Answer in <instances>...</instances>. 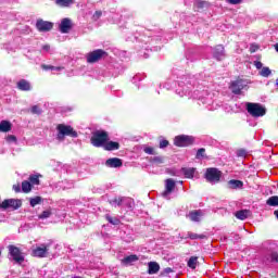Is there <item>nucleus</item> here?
<instances>
[{
  "mask_svg": "<svg viewBox=\"0 0 278 278\" xmlns=\"http://www.w3.org/2000/svg\"><path fill=\"white\" fill-rule=\"evenodd\" d=\"M108 140H110V132L105 130H97L90 138V142L96 149H103Z\"/></svg>",
  "mask_w": 278,
  "mask_h": 278,
  "instance_id": "f257e3e1",
  "label": "nucleus"
},
{
  "mask_svg": "<svg viewBox=\"0 0 278 278\" xmlns=\"http://www.w3.org/2000/svg\"><path fill=\"white\" fill-rule=\"evenodd\" d=\"M56 140L60 142H64L66 136H70V138H77L78 136L77 131L71 125L59 124L56 126Z\"/></svg>",
  "mask_w": 278,
  "mask_h": 278,
  "instance_id": "f03ea898",
  "label": "nucleus"
},
{
  "mask_svg": "<svg viewBox=\"0 0 278 278\" xmlns=\"http://www.w3.org/2000/svg\"><path fill=\"white\" fill-rule=\"evenodd\" d=\"M245 108H247L248 114H250V116H253V118H260L262 116H266V106L260 103L248 102L245 104Z\"/></svg>",
  "mask_w": 278,
  "mask_h": 278,
  "instance_id": "7ed1b4c3",
  "label": "nucleus"
},
{
  "mask_svg": "<svg viewBox=\"0 0 278 278\" xmlns=\"http://www.w3.org/2000/svg\"><path fill=\"white\" fill-rule=\"evenodd\" d=\"M223 172L216 167H208L204 173V179L207 184H220Z\"/></svg>",
  "mask_w": 278,
  "mask_h": 278,
  "instance_id": "20e7f679",
  "label": "nucleus"
},
{
  "mask_svg": "<svg viewBox=\"0 0 278 278\" xmlns=\"http://www.w3.org/2000/svg\"><path fill=\"white\" fill-rule=\"evenodd\" d=\"M103 58H108V52L103 49L93 50L86 55L88 64H97V62H100Z\"/></svg>",
  "mask_w": 278,
  "mask_h": 278,
  "instance_id": "39448f33",
  "label": "nucleus"
},
{
  "mask_svg": "<svg viewBox=\"0 0 278 278\" xmlns=\"http://www.w3.org/2000/svg\"><path fill=\"white\" fill-rule=\"evenodd\" d=\"M9 254L11 255L13 262L16 264H23L25 262V255H23V251L16 245H9L8 247Z\"/></svg>",
  "mask_w": 278,
  "mask_h": 278,
  "instance_id": "423d86ee",
  "label": "nucleus"
},
{
  "mask_svg": "<svg viewBox=\"0 0 278 278\" xmlns=\"http://www.w3.org/2000/svg\"><path fill=\"white\" fill-rule=\"evenodd\" d=\"M175 147H190L194 144V137L188 135H179L174 138Z\"/></svg>",
  "mask_w": 278,
  "mask_h": 278,
  "instance_id": "0eeeda50",
  "label": "nucleus"
},
{
  "mask_svg": "<svg viewBox=\"0 0 278 278\" xmlns=\"http://www.w3.org/2000/svg\"><path fill=\"white\" fill-rule=\"evenodd\" d=\"M23 206V202L18 199H7L0 204V210H18Z\"/></svg>",
  "mask_w": 278,
  "mask_h": 278,
  "instance_id": "6e6552de",
  "label": "nucleus"
},
{
  "mask_svg": "<svg viewBox=\"0 0 278 278\" xmlns=\"http://www.w3.org/2000/svg\"><path fill=\"white\" fill-rule=\"evenodd\" d=\"M244 80L242 78H237L230 83L229 88L231 89L232 94H242V90H244Z\"/></svg>",
  "mask_w": 278,
  "mask_h": 278,
  "instance_id": "1a4fd4ad",
  "label": "nucleus"
},
{
  "mask_svg": "<svg viewBox=\"0 0 278 278\" xmlns=\"http://www.w3.org/2000/svg\"><path fill=\"white\" fill-rule=\"evenodd\" d=\"M71 29H73V20L64 17L59 25V31L61 34H71Z\"/></svg>",
  "mask_w": 278,
  "mask_h": 278,
  "instance_id": "9d476101",
  "label": "nucleus"
},
{
  "mask_svg": "<svg viewBox=\"0 0 278 278\" xmlns=\"http://www.w3.org/2000/svg\"><path fill=\"white\" fill-rule=\"evenodd\" d=\"M36 29H38L41 33L51 31V29H53V23L39 18L36 22Z\"/></svg>",
  "mask_w": 278,
  "mask_h": 278,
  "instance_id": "9b49d317",
  "label": "nucleus"
},
{
  "mask_svg": "<svg viewBox=\"0 0 278 278\" xmlns=\"http://www.w3.org/2000/svg\"><path fill=\"white\" fill-rule=\"evenodd\" d=\"M47 253H49V245L41 244L40 247H37L31 252V257H47Z\"/></svg>",
  "mask_w": 278,
  "mask_h": 278,
  "instance_id": "f8f14e48",
  "label": "nucleus"
},
{
  "mask_svg": "<svg viewBox=\"0 0 278 278\" xmlns=\"http://www.w3.org/2000/svg\"><path fill=\"white\" fill-rule=\"evenodd\" d=\"M213 58H215V60L218 62H223L225 59V47L223 45H217L214 48Z\"/></svg>",
  "mask_w": 278,
  "mask_h": 278,
  "instance_id": "ddd939ff",
  "label": "nucleus"
},
{
  "mask_svg": "<svg viewBox=\"0 0 278 278\" xmlns=\"http://www.w3.org/2000/svg\"><path fill=\"white\" fill-rule=\"evenodd\" d=\"M108 168H121L123 166V160L118 157H111L105 161Z\"/></svg>",
  "mask_w": 278,
  "mask_h": 278,
  "instance_id": "4468645a",
  "label": "nucleus"
},
{
  "mask_svg": "<svg viewBox=\"0 0 278 278\" xmlns=\"http://www.w3.org/2000/svg\"><path fill=\"white\" fill-rule=\"evenodd\" d=\"M229 190H242L244 182L242 180L231 179L227 182Z\"/></svg>",
  "mask_w": 278,
  "mask_h": 278,
  "instance_id": "2eb2a0df",
  "label": "nucleus"
},
{
  "mask_svg": "<svg viewBox=\"0 0 278 278\" xmlns=\"http://www.w3.org/2000/svg\"><path fill=\"white\" fill-rule=\"evenodd\" d=\"M121 143L118 141H111L110 139L104 143V151H118Z\"/></svg>",
  "mask_w": 278,
  "mask_h": 278,
  "instance_id": "dca6fc26",
  "label": "nucleus"
},
{
  "mask_svg": "<svg viewBox=\"0 0 278 278\" xmlns=\"http://www.w3.org/2000/svg\"><path fill=\"white\" fill-rule=\"evenodd\" d=\"M165 191L163 192V197H167V194H170L175 190V180L172 178L166 179L165 181Z\"/></svg>",
  "mask_w": 278,
  "mask_h": 278,
  "instance_id": "f3484780",
  "label": "nucleus"
},
{
  "mask_svg": "<svg viewBox=\"0 0 278 278\" xmlns=\"http://www.w3.org/2000/svg\"><path fill=\"white\" fill-rule=\"evenodd\" d=\"M201 216H203V211L193 210L189 213V218L192 223H199L201 220Z\"/></svg>",
  "mask_w": 278,
  "mask_h": 278,
  "instance_id": "a211bd4d",
  "label": "nucleus"
},
{
  "mask_svg": "<svg viewBox=\"0 0 278 278\" xmlns=\"http://www.w3.org/2000/svg\"><path fill=\"white\" fill-rule=\"evenodd\" d=\"M9 131H12V123L10 121H1L0 122V132L1 134H8Z\"/></svg>",
  "mask_w": 278,
  "mask_h": 278,
  "instance_id": "6ab92c4d",
  "label": "nucleus"
},
{
  "mask_svg": "<svg viewBox=\"0 0 278 278\" xmlns=\"http://www.w3.org/2000/svg\"><path fill=\"white\" fill-rule=\"evenodd\" d=\"M160 273V264L157 262L148 263V274L157 275Z\"/></svg>",
  "mask_w": 278,
  "mask_h": 278,
  "instance_id": "aec40b11",
  "label": "nucleus"
},
{
  "mask_svg": "<svg viewBox=\"0 0 278 278\" xmlns=\"http://www.w3.org/2000/svg\"><path fill=\"white\" fill-rule=\"evenodd\" d=\"M181 173L186 177V179H193L194 178V173H197V168L194 167H182Z\"/></svg>",
  "mask_w": 278,
  "mask_h": 278,
  "instance_id": "412c9836",
  "label": "nucleus"
},
{
  "mask_svg": "<svg viewBox=\"0 0 278 278\" xmlns=\"http://www.w3.org/2000/svg\"><path fill=\"white\" fill-rule=\"evenodd\" d=\"M17 88H18V90H22L24 92H28L29 90H31V85L29 84V81H27L25 79H21L17 83Z\"/></svg>",
  "mask_w": 278,
  "mask_h": 278,
  "instance_id": "4be33fe9",
  "label": "nucleus"
},
{
  "mask_svg": "<svg viewBox=\"0 0 278 278\" xmlns=\"http://www.w3.org/2000/svg\"><path fill=\"white\" fill-rule=\"evenodd\" d=\"M139 257L136 254H131L129 256H126L122 260V264H125V266H129V264H134V262H138Z\"/></svg>",
  "mask_w": 278,
  "mask_h": 278,
  "instance_id": "5701e85b",
  "label": "nucleus"
},
{
  "mask_svg": "<svg viewBox=\"0 0 278 278\" xmlns=\"http://www.w3.org/2000/svg\"><path fill=\"white\" fill-rule=\"evenodd\" d=\"M235 216L238 218V220H247V218H249V210L237 211Z\"/></svg>",
  "mask_w": 278,
  "mask_h": 278,
  "instance_id": "b1692460",
  "label": "nucleus"
},
{
  "mask_svg": "<svg viewBox=\"0 0 278 278\" xmlns=\"http://www.w3.org/2000/svg\"><path fill=\"white\" fill-rule=\"evenodd\" d=\"M31 188H34V186L29 180L22 181V192H24V194H29V192H31Z\"/></svg>",
  "mask_w": 278,
  "mask_h": 278,
  "instance_id": "393cba45",
  "label": "nucleus"
},
{
  "mask_svg": "<svg viewBox=\"0 0 278 278\" xmlns=\"http://www.w3.org/2000/svg\"><path fill=\"white\" fill-rule=\"evenodd\" d=\"M187 238H189L190 240H206L207 236L199 235V233H194V232L189 231L187 233Z\"/></svg>",
  "mask_w": 278,
  "mask_h": 278,
  "instance_id": "a878e982",
  "label": "nucleus"
},
{
  "mask_svg": "<svg viewBox=\"0 0 278 278\" xmlns=\"http://www.w3.org/2000/svg\"><path fill=\"white\" fill-rule=\"evenodd\" d=\"M199 262V257L197 256H191L187 263V266L194 270L197 268V264Z\"/></svg>",
  "mask_w": 278,
  "mask_h": 278,
  "instance_id": "bb28decb",
  "label": "nucleus"
},
{
  "mask_svg": "<svg viewBox=\"0 0 278 278\" xmlns=\"http://www.w3.org/2000/svg\"><path fill=\"white\" fill-rule=\"evenodd\" d=\"M40 175H31L28 178L29 184H31V186H40Z\"/></svg>",
  "mask_w": 278,
  "mask_h": 278,
  "instance_id": "cd10ccee",
  "label": "nucleus"
},
{
  "mask_svg": "<svg viewBox=\"0 0 278 278\" xmlns=\"http://www.w3.org/2000/svg\"><path fill=\"white\" fill-rule=\"evenodd\" d=\"M40 203H42V197L40 195L29 199L30 207H36V205H40Z\"/></svg>",
  "mask_w": 278,
  "mask_h": 278,
  "instance_id": "c85d7f7f",
  "label": "nucleus"
},
{
  "mask_svg": "<svg viewBox=\"0 0 278 278\" xmlns=\"http://www.w3.org/2000/svg\"><path fill=\"white\" fill-rule=\"evenodd\" d=\"M266 203L270 206V207H277L278 205V195H273L270 197Z\"/></svg>",
  "mask_w": 278,
  "mask_h": 278,
  "instance_id": "c756f323",
  "label": "nucleus"
},
{
  "mask_svg": "<svg viewBox=\"0 0 278 278\" xmlns=\"http://www.w3.org/2000/svg\"><path fill=\"white\" fill-rule=\"evenodd\" d=\"M75 0H56V5H61V8H68V5L73 4Z\"/></svg>",
  "mask_w": 278,
  "mask_h": 278,
  "instance_id": "7c9ffc66",
  "label": "nucleus"
},
{
  "mask_svg": "<svg viewBox=\"0 0 278 278\" xmlns=\"http://www.w3.org/2000/svg\"><path fill=\"white\" fill-rule=\"evenodd\" d=\"M105 219L108 220V223H110L111 225H121V219H118L117 217H112L110 215H105Z\"/></svg>",
  "mask_w": 278,
  "mask_h": 278,
  "instance_id": "2f4dec72",
  "label": "nucleus"
},
{
  "mask_svg": "<svg viewBox=\"0 0 278 278\" xmlns=\"http://www.w3.org/2000/svg\"><path fill=\"white\" fill-rule=\"evenodd\" d=\"M30 113L31 114H36L37 116H40V114H42V109L40 108V105H33L30 108Z\"/></svg>",
  "mask_w": 278,
  "mask_h": 278,
  "instance_id": "473e14b6",
  "label": "nucleus"
},
{
  "mask_svg": "<svg viewBox=\"0 0 278 278\" xmlns=\"http://www.w3.org/2000/svg\"><path fill=\"white\" fill-rule=\"evenodd\" d=\"M123 201H125V198L119 197V198H114L113 200L110 201V205H114V203L118 206L123 205Z\"/></svg>",
  "mask_w": 278,
  "mask_h": 278,
  "instance_id": "72a5a7b5",
  "label": "nucleus"
},
{
  "mask_svg": "<svg viewBox=\"0 0 278 278\" xmlns=\"http://www.w3.org/2000/svg\"><path fill=\"white\" fill-rule=\"evenodd\" d=\"M51 216V210L43 211L40 215H38V218L40 220H45V218H49Z\"/></svg>",
  "mask_w": 278,
  "mask_h": 278,
  "instance_id": "f704fd0d",
  "label": "nucleus"
},
{
  "mask_svg": "<svg viewBox=\"0 0 278 278\" xmlns=\"http://www.w3.org/2000/svg\"><path fill=\"white\" fill-rule=\"evenodd\" d=\"M201 157H205V148H200L197 151L195 160H201Z\"/></svg>",
  "mask_w": 278,
  "mask_h": 278,
  "instance_id": "c9c22d12",
  "label": "nucleus"
},
{
  "mask_svg": "<svg viewBox=\"0 0 278 278\" xmlns=\"http://www.w3.org/2000/svg\"><path fill=\"white\" fill-rule=\"evenodd\" d=\"M270 68L269 67H263L261 71L262 77H270Z\"/></svg>",
  "mask_w": 278,
  "mask_h": 278,
  "instance_id": "e433bc0d",
  "label": "nucleus"
},
{
  "mask_svg": "<svg viewBox=\"0 0 278 278\" xmlns=\"http://www.w3.org/2000/svg\"><path fill=\"white\" fill-rule=\"evenodd\" d=\"M206 5H207V2L205 1L198 0L195 2V7L198 8V10H203V8H205Z\"/></svg>",
  "mask_w": 278,
  "mask_h": 278,
  "instance_id": "4c0bfd02",
  "label": "nucleus"
},
{
  "mask_svg": "<svg viewBox=\"0 0 278 278\" xmlns=\"http://www.w3.org/2000/svg\"><path fill=\"white\" fill-rule=\"evenodd\" d=\"M247 155H248V152L245 149L237 150V157H245Z\"/></svg>",
  "mask_w": 278,
  "mask_h": 278,
  "instance_id": "58836bf2",
  "label": "nucleus"
},
{
  "mask_svg": "<svg viewBox=\"0 0 278 278\" xmlns=\"http://www.w3.org/2000/svg\"><path fill=\"white\" fill-rule=\"evenodd\" d=\"M260 50V46L257 43H251L250 53H255V51Z\"/></svg>",
  "mask_w": 278,
  "mask_h": 278,
  "instance_id": "ea45409f",
  "label": "nucleus"
},
{
  "mask_svg": "<svg viewBox=\"0 0 278 278\" xmlns=\"http://www.w3.org/2000/svg\"><path fill=\"white\" fill-rule=\"evenodd\" d=\"M244 0H226L230 5H240Z\"/></svg>",
  "mask_w": 278,
  "mask_h": 278,
  "instance_id": "a19ab883",
  "label": "nucleus"
},
{
  "mask_svg": "<svg viewBox=\"0 0 278 278\" xmlns=\"http://www.w3.org/2000/svg\"><path fill=\"white\" fill-rule=\"evenodd\" d=\"M41 68H42V71H53V68H55V66L41 64Z\"/></svg>",
  "mask_w": 278,
  "mask_h": 278,
  "instance_id": "79ce46f5",
  "label": "nucleus"
},
{
  "mask_svg": "<svg viewBox=\"0 0 278 278\" xmlns=\"http://www.w3.org/2000/svg\"><path fill=\"white\" fill-rule=\"evenodd\" d=\"M169 142L168 140L164 139L162 141H160V149H166V147H168Z\"/></svg>",
  "mask_w": 278,
  "mask_h": 278,
  "instance_id": "37998d69",
  "label": "nucleus"
},
{
  "mask_svg": "<svg viewBox=\"0 0 278 278\" xmlns=\"http://www.w3.org/2000/svg\"><path fill=\"white\" fill-rule=\"evenodd\" d=\"M144 153H148V155H153L155 153V150L151 147H148L144 149Z\"/></svg>",
  "mask_w": 278,
  "mask_h": 278,
  "instance_id": "c03bdc74",
  "label": "nucleus"
},
{
  "mask_svg": "<svg viewBox=\"0 0 278 278\" xmlns=\"http://www.w3.org/2000/svg\"><path fill=\"white\" fill-rule=\"evenodd\" d=\"M100 16H103V12H101V11H96L94 13H93V18H94V21H99V17Z\"/></svg>",
  "mask_w": 278,
  "mask_h": 278,
  "instance_id": "a18cd8bd",
  "label": "nucleus"
},
{
  "mask_svg": "<svg viewBox=\"0 0 278 278\" xmlns=\"http://www.w3.org/2000/svg\"><path fill=\"white\" fill-rule=\"evenodd\" d=\"M7 142H16V136L14 135H9L7 137Z\"/></svg>",
  "mask_w": 278,
  "mask_h": 278,
  "instance_id": "49530a36",
  "label": "nucleus"
},
{
  "mask_svg": "<svg viewBox=\"0 0 278 278\" xmlns=\"http://www.w3.org/2000/svg\"><path fill=\"white\" fill-rule=\"evenodd\" d=\"M254 66L260 71L264 66V64L261 61H255Z\"/></svg>",
  "mask_w": 278,
  "mask_h": 278,
  "instance_id": "de8ad7c7",
  "label": "nucleus"
},
{
  "mask_svg": "<svg viewBox=\"0 0 278 278\" xmlns=\"http://www.w3.org/2000/svg\"><path fill=\"white\" fill-rule=\"evenodd\" d=\"M271 262L278 263V253L277 252L271 253Z\"/></svg>",
  "mask_w": 278,
  "mask_h": 278,
  "instance_id": "09e8293b",
  "label": "nucleus"
},
{
  "mask_svg": "<svg viewBox=\"0 0 278 278\" xmlns=\"http://www.w3.org/2000/svg\"><path fill=\"white\" fill-rule=\"evenodd\" d=\"M13 190L16 193L21 192V185L20 184L13 185Z\"/></svg>",
  "mask_w": 278,
  "mask_h": 278,
  "instance_id": "8fccbe9b",
  "label": "nucleus"
},
{
  "mask_svg": "<svg viewBox=\"0 0 278 278\" xmlns=\"http://www.w3.org/2000/svg\"><path fill=\"white\" fill-rule=\"evenodd\" d=\"M164 273H165L166 275H168V274L173 273V268L166 267V268L164 269Z\"/></svg>",
  "mask_w": 278,
  "mask_h": 278,
  "instance_id": "3c124183",
  "label": "nucleus"
},
{
  "mask_svg": "<svg viewBox=\"0 0 278 278\" xmlns=\"http://www.w3.org/2000/svg\"><path fill=\"white\" fill-rule=\"evenodd\" d=\"M43 51H49L51 49V46L45 45L42 46Z\"/></svg>",
  "mask_w": 278,
  "mask_h": 278,
  "instance_id": "603ef678",
  "label": "nucleus"
},
{
  "mask_svg": "<svg viewBox=\"0 0 278 278\" xmlns=\"http://www.w3.org/2000/svg\"><path fill=\"white\" fill-rule=\"evenodd\" d=\"M53 71H64V66H54Z\"/></svg>",
  "mask_w": 278,
  "mask_h": 278,
  "instance_id": "864d4df0",
  "label": "nucleus"
},
{
  "mask_svg": "<svg viewBox=\"0 0 278 278\" xmlns=\"http://www.w3.org/2000/svg\"><path fill=\"white\" fill-rule=\"evenodd\" d=\"M154 162H159V164H162V162H164V160H162V157H154Z\"/></svg>",
  "mask_w": 278,
  "mask_h": 278,
  "instance_id": "5fc2aeb1",
  "label": "nucleus"
},
{
  "mask_svg": "<svg viewBox=\"0 0 278 278\" xmlns=\"http://www.w3.org/2000/svg\"><path fill=\"white\" fill-rule=\"evenodd\" d=\"M275 49H276V51L278 53V43L275 45Z\"/></svg>",
  "mask_w": 278,
  "mask_h": 278,
  "instance_id": "6e6d98bb",
  "label": "nucleus"
},
{
  "mask_svg": "<svg viewBox=\"0 0 278 278\" xmlns=\"http://www.w3.org/2000/svg\"><path fill=\"white\" fill-rule=\"evenodd\" d=\"M0 255H1V251H0Z\"/></svg>",
  "mask_w": 278,
  "mask_h": 278,
  "instance_id": "4d7b16f0",
  "label": "nucleus"
}]
</instances>
